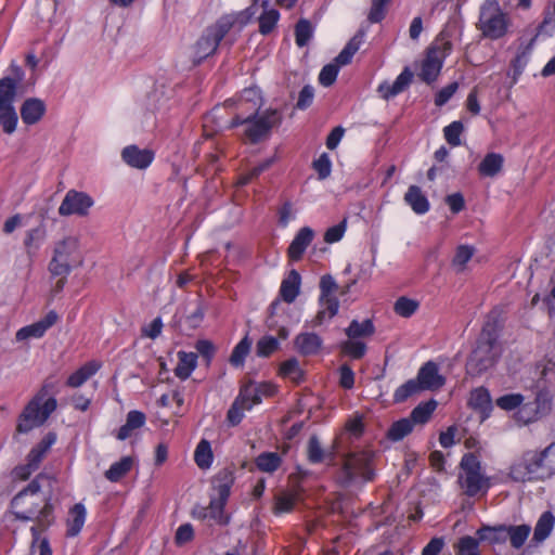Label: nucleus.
I'll return each mask as SVG.
<instances>
[{"label": "nucleus", "instance_id": "obj_32", "mask_svg": "<svg viewBox=\"0 0 555 555\" xmlns=\"http://www.w3.org/2000/svg\"><path fill=\"white\" fill-rule=\"evenodd\" d=\"M404 201L417 215H424L429 210V202L422 190L416 185H411L404 195Z\"/></svg>", "mask_w": 555, "mask_h": 555}, {"label": "nucleus", "instance_id": "obj_42", "mask_svg": "<svg viewBox=\"0 0 555 555\" xmlns=\"http://www.w3.org/2000/svg\"><path fill=\"white\" fill-rule=\"evenodd\" d=\"M279 374L296 384L300 383L304 376L298 360L294 358L281 363Z\"/></svg>", "mask_w": 555, "mask_h": 555}, {"label": "nucleus", "instance_id": "obj_15", "mask_svg": "<svg viewBox=\"0 0 555 555\" xmlns=\"http://www.w3.org/2000/svg\"><path fill=\"white\" fill-rule=\"evenodd\" d=\"M531 532V527L528 525L500 527L498 529L486 528L478 531L481 540L498 541L499 538L507 535L511 544L515 548H520L527 541Z\"/></svg>", "mask_w": 555, "mask_h": 555}, {"label": "nucleus", "instance_id": "obj_60", "mask_svg": "<svg viewBox=\"0 0 555 555\" xmlns=\"http://www.w3.org/2000/svg\"><path fill=\"white\" fill-rule=\"evenodd\" d=\"M339 68L340 67L338 65H336L334 62L325 65L321 69V72H320L319 82L323 87L332 86L335 82L336 78H337V75L339 73Z\"/></svg>", "mask_w": 555, "mask_h": 555}, {"label": "nucleus", "instance_id": "obj_9", "mask_svg": "<svg viewBox=\"0 0 555 555\" xmlns=\"http://www.w3.org/2000/svg\"><path fill=\"white\" fill-rule=\"evenodd\" d=\"M375 333V326L370 319L350 322L345 330L347 339L339 344V349L344 356L358 360L365 356L369 339Z\"/></svg>", "mask_w": 555, "mask_h": 555}, {"label": "nucleus", "instance_id": "obj_59", "mask_svg": "<svg viewBox=\"0 0 555 555\" xmlns=\"http://www.w3.org/2000/svg\"><path fill=\"white\" fill-rule=\"evenodd\" d=\"M242 400L243 397H237L228 411L227 420L232 426L240 424L244 417V412L248 411L245 405H242Z\"/></svg>", "mask_w": 555, "mask_h": 555}, {"label": "nucleus", "instance_id": "obj_13", "mask_svg": "<svg viewBox=\"0 0 555 555\" xmlns=\"http://www.w3.org/2000/svg\"><path fill=\"white\" fill-rule=\"evenodd\" d=\"M508 476L516 482L543 480L538 450H527L511 465Z\"/></svg>", "mask_w": 555, "mask_h": 555}, {"label": "nucleus", "instance_id": "obj_61", "mask_svg": "<svg viewBox=\"0 0 555 555\" xmlns=\"http://www.w3.org/2000/svg\"><path fill=\"white\" fill-rule=\"evenodd\" d=\"M338 291V284L332 275H323L320 280V296L337 298L336 293Z\"/></svg>", "mask_w": 555, "mask_h": 555}, {"label": "nucleus", "instance_id": "obj_7", "mask_svg": "<svg viewBox=\"0 0 555 555\" xmlns=\"http://www.w3.org/2000/svg\"><path fill=\"white\" fill-rule=\"evenodd\" d=\"M56 409V400L48 397V390L43 387L25 406L18 417L16 430L26 434L42 425L50 414Z\"/></svg>", "mask_w": 555, "mask_h": 555}, {"label": "nucleus", "instance_id": "obj_58", "mask_svg": "<svg viewBox=\"0 0 555 555\" xmlns=\"http://www.w3.org/2000/svg\"><path fill=\"white\" fill-rule=\"evenodd\" d=\"M524 402V396L520 393H508L496 399V405L504 411L519 409Z\"/></svg>", "mask_w": 555, "mask_h": 555}, {"label": "nucleus", "instance_id": "obj_53", "mask_svg": "<svg viewBox=\"0 0 555 555\" xmlns=\"http://www.w3.org/2000/svg\"><path fill=\"white\" fill-rule=\"evenodd\" d=\"M464 131V126L461 121H453L443 129V135L446 141L452 146H460L461 134Z\"/></svg>", "mask_w": 555, "mask_h": 555}, {"label": "nucleus", "instance_id": "obj_27", "mask_svg": "<svg viewBox=\"0 0 555 555\" xmlns=\"http://www.w3.org/2000/svg\"><path fill=\"white\" fill-rule=\"evenodd\" d=\"M476 254V248L473 245L460 244L455 247L453 257L451 259L452 270L460 274L468 270V264Z\"/></svg>", "mask_w": 555, "mask_h": 555}, {"label": "nucleus", "instance_id": "obj_12", "mask_svg": "<svg viewBox=\"0 0 555 555\" xmlns=\"http://www.w3.org/2000/svg\"><path fill=\"white\" fill-rule=\"evenodd\" d=\"M452 51V43L448 40L437 39L428 48L425 59L421 66V78L426 82H433L437 79L447 56Z\"/></svg>", "mask_w": 555, "mask_h": 555}, {"label": "nucleus", "instance_id": "obj_1", "mask_svg": "<svg viewBox=\"0 0 555 555\" xmlns=\"http://www.w3.org/2000/svg\"><path fill=\"white\" fill-rule=\"evenodd\" d=\"M233 105L238 113L233 118L232 126L245 125L244 135L255 143L266 138L270 130L280 124L281 115L278 111H267L262 115L251 118L261 106V95L257 88H246L236 99L225 102Z\"/></svg>", "mask_w": 555, "mask_h": 555}, {"label": "nucleus", "instance_id": "obj_50", "mask_svg": "<svg viewBox=\"0 0 555 555\" xmlns=\"http://www.w3.org/2000/svg\"><path fill=\"white\" fill-rule=\"evenodd\" d=\"M515 418L518 423L527 425L538 420L542 418L540 413H538L533 403H521L517 412L515 413Z\"/></svg>", "mask_w": 555, "mask_h": 555}, {"label": "nucleus", "instance_id": "obj_24", "mask_svg": "<svg viewBox=\"0 0 555 555\" xmlns=\"http://www.w3.org/2000/svg\"><path fill=\"white\" fill-rule=\"evenodd\" d=\"M323 346V339L315 333L302 332L294 339L295 349L302 356L318 354Z\"/></svg>", "mask_w": 555, "mask_h": 555}, {"label": "nucleus", "instance_id": "obj_63", "mask_svg": "<svg viewBox=\"0 0 555 555\" xmlns=\"http://www.w3.org/2000/svg\"><path fill=\"white\" fill-rule=\"evenodd\" d=\"M46 232L42 228L38 227L27 231L24 240V244L27 248L38 249L44 240Z\"/></svg>", "mask_w": 555, "mask_h": 555}, {"label": "nucleus", "instance_id": "obj_30", "mask_svg": "<svg viewBox=\"0 0 555 555\" xmlns=\"http://www.w3.org/2000/svg\"><path fill=\"white\" fill-rule=\"evenodd\" d=\"M101 369V362L92 360L80 366L77 371L72 373L67 378V386L77 388L87 382Z\"/></svg>", "mask_w": 555, "mask_h": 555}, {"label": "nucleus", "instance_id": "obj_23", "mask_svg": "<svg viewBox=\"0 0 555 555\" xmlns=\"http://www.w3.org/2000/svg\"><path fill=\"white\" fill-rule=\"evenodd\" d=\"M314 238V231L309 227L301 228L291 242L287 256L292 261H298L301 259L307 247L311 244Z\"/></svg>", "mask_w": 555, "mask_h": 555}, {"label": "nucleus", "instance_id": "obj_10", "mask_svg": "<svg viewBox=\"0 0 555 555\" xmlns=\"http://www.w3.org/2000/svg\"><path fill=\"white\" fill-rule=\"evenodd\" d=\"M15 79L4 77L0 80V125L8 134L16 130L18 117L13 102L17 81L22 78V70L18 66H12Z\"/></svg>", "mask_w": 555, "mask_h": 555}, {"label": "nucleus", "instance_id": "obj_18", "mask_svg": "<svg viewBox=\"0 0 555 555\" xmlns=\"http://www.w3.org/2000/svg\"><path fill=\"white\" fill-rule=\"evenodd\" d=\"M57 319L56 312L49 311L41 320L20 328L15 334V339L17 341H26L41 338L46 332L56 323Z\"/></svg>", "mask_w": 555, "mask_h": 555}, {"label": "nucleus", "instance_id": "obj_16", "mask_svg": "<svg viewBox=\"0 0 555 555\" xmlns=\"http://www.w3.org/2000/svg\"><path fill=\"white\" fill-rule=\"evenodd\" d=\"M343 450V436H336L330 450L325 451L317 437H311L307 446V456L310 463L336 465V454Z\"/></svg>", "mask_w": 555, "mask_h": 555}, {"label": "nucleus", "instance_id": "obj_43", "mask_svg": "<svg viewBox=\"0 0 555 555\" xmlns=\"http://www.w3.org/2000/svg\"><path fill=\"white\" fill-rule=\"evenodd\" d=\"M282 463L281 456L275 452H264L257 456L256 466L264 473H274Z\"/></svg>", "mask_w": 555, "mask_h": 555}, {"label": "nucleus", "instance_id": "obj_38", "mask_svg": "<svg viewBox=\"0 0 555 555\" xmlns=\"http://www.w3.org/2000/svg\"><path fill=\"white\" fill-rule=\"evenodd\" d=\"M554 525L555 516L548 511L544 512L535 524L533 540L535 542L544 541L553 531Z\"/></svg>", "mask_w": 555, "mask_h": 555}, {"label": "nucleus", "instance_id": "obj_20", "mask_svg": "<svg viewBox=\"0 0 555 555\" xmlns=\"http://www.w3.org/2000/svg\"><path fill=\"white\" fill-rule=\"evenodd\" d=\"M122 160L135 169H146L154 160V153L149 149L128 145L121 151Z\"/></svg>", "mask_w": 555, "mask_h": 555}, {"label": "nucleus", "instance_id": "obj_41", "mask_svg": "<svg viewBox=\"0 0 555 555\" xmlns=\"http://www.w3.org/2000/svg\"><path fill=\"white\" fill-rule=\"evenodd\" d=\"M362 35H356L354 37H352L348 41L346 47L341 50V52L335 57L334 63L339 67L349 64L353 55L360 49V46L362 43Z\"/></svg>", "mask_w": 555, "mask_h": 555}, {"label": "nucleus", "instance_id": "obj_34", "mask_svg": "<svg viewBox=\"0 0 555 555\" xmlns=\"http://www.w3.org/2000/svg\"><path fill=\"white\" fill-rule=\"evenodd\" d=\"M469 405L482 414V420L489 416L492 410V402L489 391L486 388H476L472 391Z\"/></svg>", "mask_w": 555, "mask_h": 555}, {"label": "nucleus", "instance_id": "obj_39", "mask_svg": "<svg viewBox=\"0 0 555 555\" xmlns=\"http://www.w3.org/2000/svg\"><path fill=\"white\" fill-rule=\"evenodd\" d=\"M268 2L262 1L263 11L258 17L259 21V31L262 35L270 34L276 26L280 20V13L278 10L272 8H267Z\"/></svg>", "mask_w": 555, "mask_h": 555}, {"label": "nucleus", "instance_id": "obj_52", "mask_svg": "<svg viewBox=\"0 0 555 555\" xmlns=\"http://www.w3.org/2000/svg\"><path fill=\"white\" fill-rule=\"evenodd\" d=\"M298 500L299 494L297 492H283L275 499V511L279 513L291 512Z\"/></svg>", "mask_w": 555, "mask_h": 555}, {"label": "nucleus", "instance_id": "obj_6", "mask_svg": "<svg viewBox=\"0 0 555 555\" xmlns=\"http://www.w3.org/2000/svg\"><path fill=\"white\" fill-rule=\"evenodd\" d=\"M501 354L502 346L496 335L485 328L467 361V372L472 375L482 374L494 366Z\"/></svg>", "mask_w": 555, "mask_h": 555}, {"label": "nucleus", "instance_id": "obj_28", "mask_svg": "<svg viewBox=\"0 0 555 555\" xmlns=\"http://www.w3.org/2000/svg\"><path fill=\"white\" fill-rule=\"evenodd\" d=\"M178 363L175 367V375L181 380L188 379L197 366V354L195 352L179 351Z\"/></svg>", "mask_w": 555, "mask_h": 555}, {"label": "nucleus", "instance_id": "obj_49", "mask_svg": "<svg viewBox=\"0 0 555 555\" xmlns=\"http://www.w3.org/2000/svg\"><path fill=\"white\" fill-rule=\"evenodd\" d=\"M251 348V340L246 335L233 349L230 363L234 366L243 365L246 357L248 356Z\"/></svg>", "mask_w": 555, "mask_h": 555}, {"label": "nucleus", "instance_id": "obj_54", "mask_svg": "<svg viewBox=\"0 0 555 555\" xmlns=\"http://www.w3.org/2000/svg\"><path fill=\"white\" fill-rule=\"evenodd\" d=\"M280 343L273 336H263L256 345V353L259 357H269L279 349Z\"/></svg>", "mask_w": 555, "mask_h": 555}, {"label": "nucleus", "instance_id": "obj_47", "mask_svg": "<svg viewBox=\"0 0 555 555\" xmlns=\"http://www.w3.org/2000/svg\"><path fill=\"white\" fill-rule=\"evenodd\" d=\"M363 429L364 426L360 416L350 418L346 423L344 430L338 435L343 436V446L345 442H351L352 439L359 438L362 435Z\"/></svg>", "mask_w": 555, "mask_h": 555}, {"label": "nucleus", "instance_id": "obj_57", "mask_svg": "<svg viewBox=\"0 0 555 555\" xmlns=\"http://www.w3.org/2000/svg\"><path fill=\"white\" fill-rule=\"evenodd\" d=\"M421 388L416 379H410L403 385H401L398 389H396L393 393V399L396 402H402L406 400L410 396L417 392Z\"/></svg>", "mask_w": 555, "mask_h": 555}, {"label": "nucleus", "instance_id": "obj_46", "mask_svg": "<svg viewBox=\"0 0 555 555\" xmlns=\"http://www.w3.org/2000/svg\"><path fill=\"white\" fill-rule=\"evenodd\" d=\"M437 408V401L429 400L427 402L418 404L411 413V421L414 424H425L435 412Z\"/></svg>", "mask_w": 555, "mask_h": 555}, {"label": "nucleus", "instance_id": "obj_31", "mask_svg": "<svg viewBox=\"0 0 555 555\" xmlns=\"http://www.w3.org/2000/svg\"><path fill=\"white\" fill-rule=\"evenodd\" d=\"M146 422L144 413L133 410L127 414L126 423L116 434L118 440H126L132 436L135 429L141 428Z\"/></svg>", "mask_w": 555, "mask_h": 555}, {"label": "nucleus", "instance_id": "obj_8", "mask_svg": "<svg viewBox=\"0 0 555 555\" xmlns=\"http://www.w3.org/2000/svg\"><path fill=\"white\" fill-rule=\"evenodd\" d=\"M460 467L459 482L466 495H483L488 492L491 487L490 477L482 470L481 462L476 454H465Z\"/></svg>", "mask_w": 555, "mask_h": 555}, {"label": "nucleus", "instance_id": "obj_45", "mask_svg": "<svg viewBox=\"0 0 555 555\" xmlns=\"http://www.w3.org/2000/svg\"><path fill=\"white\" fill-rule=\"evenodd\" d=\"M532 403L542 417L548 415L553 409L552 391L547 388L540 389L535 395L534 402Z\"/></svg>", "mask_w": 555, "mask_h": 555}, {"label": "nucleus", "instance_id": "obj_17", "mask_svg": "<svg viewBox=\"0 0 555 555\" xmlns=\"http://www.w3.org/2000/svg\"><path fill=\"white\" fill-rule=\"evenodd\" d=\"M56 435L54 433L47 434L42 440L31 449L27 457V464L15 469V474L21 479H27L39 466L44 454L55 443Z\"/></svg>", "mask_w": 555, "mask_h": 555}, {"label": "nucleus", "instance_id": "obj_55", "mask_svg": "<svg viewBox=\"0 0 555 555\" xmlns=\"http://www.w3.org/2000/svg\"><path fill=\"white\" fill-rule=\"evenodd\" d=\"M478 540L473 537H463L455 546L456 555H479Z\"/></svg>", "mask_w": 555, "mask_h": 555}, {"label": "nucleus", "instance_id": "obj_22", "mask_svg": "<svg viewBox=\"0 0 555 555\" xmlns=\"http://www.w3.org/2000/svg\"><path fill=\"white\" fill-rule=\"evenodd\" d=\"M413 74L409 68H404L393 82H382L377 92L384 100H389L403 92L412 81Z\"/></svg>", "mask_w": 555, "mask_h": 555}, {"label": "nucleus", "instance_id": "obj_62", "mask_svg": "<svg viewBox=\"0 0 555 555\" xmlns=\"http://www.w3.org/2000/svg\"><path fill=\"white\" fill-rule=\"evenodd\" d=\"M371 10L369 13V20L372 23H378L384 20L387 11V5L390 0H371Z\"/></svg>", "mask_w": 555, "mask_h": 555}, {"label": "nucleus", "instance_id": "obj_56", "mask_svg": "<svg viewBox=\"0 0 555 555\" xmlns=\"http://www.w3.org/2000/svg\"><path fill=\"white\" fill-rule=\"evenodd\" d=\"M237 397H243L242 405H245L247 410H250L254 405L260 403V398H258L256 393L255 383L244 385Z\"/></svg>", "mask_w": 555, "mask_h": 555}, {"label": "nucleus", "instance_id": "obj_40", "mask_svg": "<svg viewBox=\"0 0 555 555\" xmlns=\"http://www.w3.org/2000/svg\"><path fill=\"white\" fill-rule=\"evenodd\" d=\"M194 461L201 469H208L214 461L209 441L202 439L194 451Z\"/></svg>", "mask_w": 555, "mask_h": 555}, {"label": "nucleus", "instance_id": "obj_19", "mask_svg": "<svg viewBox=\"0 0 555 555\" xmlns=\"http://www.w3.org/2000/svg\"><path fill=\"white\" fill-rule=\"evenodd\" d=\"M230 495V488L227 485L218 487V496L210 500L209 505L204 509V518H209L219 525H225L229 517L224 513V506Z\"/></svg>", "mask_w": 555, "mask_h": 555}, {"label": "nucleus", "instance_id": "obj_11", "mask_svg": "<svg viewBox=\"0 0 555 555\" xmlns=\"http://www.w3.org/2000/svg\"><path fill=\"white\" fill-rule=\"evenodd\" d=\"M374 456L375 453L371 450L346 454L343 460V473L346 479L372 480L374 477Z\"/></svg>", "mask_w": 555, "mask_h": 555}, {"label": "nucleus", "instance_id": "obj_37", "mask_svg": "<svg viewBox=\"0 0 555 555\" xmlns=\"http://www.w3.org/2000/svg\"><path fill=\"white\" fill-rule=\"evenodd\" d=\"M134 464V457L124 456L118 462L113 463L109 468L105 472V477L112 482L119 481L126 476Z\"/></svg>", "mask_w": 555, "mask_h": 555}, {"label": "nucleus", "instance_id": "obj_26", "mask_svg": "<svg viewBox=\"0 0 555 555\" xmlns=\"http://www.w3.org/2000/svg\"><path fill=\"white\" fill-rule=\"evenodd\" d=\"M339 310L338 298L319 297V310L311 321L313 327L328 323Z\"/></svg>", "mask_w": 555, "mask_h": 555}, {"label": "nucleus", "instance_id": "obj_64", "mask_svg": "<svg viewBox=\"0 0 555 555\" xmlns=\"http://www.w3.org/2000/svg\"><path fill=\"white\" fill-rule=\"evenodd\" d=\"M313 168L318 172L319 179L323 180L331 175L332 163L327 154L323 153L313 162Z\"/></svg>", "mask_w": 555, "mask_h": 555}, {"label": "nucleus", "instance_id": "obj_3", "mask_svg": "<svg viewBox=\"0 0 555 555\" xmlns=\"http://www.w3.org/2000/svg\"><path fill=\"white\" fill-rule=\"evenodd\" d=\"M83 261L85 256L77 236H65L54 243L52 257L48 264L50 274L59 278L52 287L53 294L63 291L68 274L73 269L81 267Z\"/></svg>", "mask_w": 555, "mask_h": 555}, {"label": "nucleus", "instance_id": "obj_2", "mask_svg": "<svg viewBox=\"0 0 555 555\" xmlns=\"http://www.w3.org/2000/svg\"><path fill=\"white\" fill-rule=\"evenodd\" d=\"M258 0H255L245 11L229 14L220 17L214 25L207 27L202 36L192 47L193 61L199 63L204 59L214 54L217 50L221 39L235 26L241 30L242 27L256 14V4Z\"/></svg>", "mask_w": 555, "mask_h": 555}, {"label": "nucleus", "instance_id": "obj_33", "mask_svg": "<svg viewBox=\"0 0 555 555\" xmlns=\"http://www.w3.org/2000/svg\"><path fill=\"white\" fill-rule=\"evenodd\" d=\"M299 289L300 275L296 270H292L281 284L280 295L284 301L291 304L297 298Z\"/></svg>", "mask_w": 555, "mask_h": 555}, {"label": "nucleus", "instance_id": "obj_44", "mask_svg": "<svg viewBox=\"0 0 555 555\" xmlns=\"http://www.w3.org/2000/svg\"><path fill=\"white\" fill-rule=\"evenodd\" d=\"M420 308V301L406 296L399 297L393 305V311L401 318L412 317Z\"/></svg>", "mask_w": 555, "mask_h": 555}, {"label": "nucleus", "instance_id": "obj_51", "mask_svg": "<svg viewBox=\"0 0 555 555\" xmlns=\"http://www.w3.org/2000/svg\"><path fill=\"white\" fill-rule=\"evenodd\" d=\"M313 36V27L307 20H300L295 27V41L300 48L308 44Z\"/></svg>", "mask_w": 555, "mask_h": 555}, {"label": "nucleus", "instance_id": "obj_36", "mask_svg": "<svg viewBox=\"0 0 555 555\" xmlns=\"http://www.w3.org/2000/svg\"><path fill=\"white\" fill-rule=\"evenodd\" d=\"M504 158L499 153H489L480 162L478 172L482 177H494L503 168Z\"/></svg>", "mask_w": 555, "mask_h": 555}, {"label": "nucleus", "instance_id": "obj_35", "mask_svg": "<svg viewBox=\"0 0 555 555\" xmlns=\"http://www.w3.org/2000/svg\"><path fill=\"white\" fill-rule=\"evenodd\" d=\"M538 457L543 480L553 477L555 475V442L538 451Z\"/></svg>", "mask_w": 555, "mask_h": 555}, {"label": "nucleus", "instance_id": "obj_48", "mask_svg": "<svg viewBox=\"0 0 555 555\" xmlns=\"http://www.w3.org/2000/svg\"><path fill=\"white\" fill-rule=\"evenodd\" d=\"M413 429V423L410 418H401L395 422L387 431L388 439L399 441L409 435Z\"/></svg>", "mask_w": 555, "mask_h": 555}, {"label": "nucleus", "instance_id": "obj_5", "mask_svg": "<svg viewBox=\"0 0 555 555\" xmlns=\"http://www.w3.org/2000/svg\"><path fill=\"white\" fill-rule=\"evenodd\" d=\"M513 20L498 0H485L480 5L476 28L490 40H500L512 33Z\"/></svg>", "mask_w": 555, "mask_h": 555}, {"label": "nucleus", "instance_id": "obj_4", "mask_svg": "<svg viewBox=\"0 0 555 555\" xmlns=\"http://www.w3.org/2000/svg\"><path fill=\"white\" fill-rule=\"evenodd\" d=\"M11 507L12 513L18 519H37L43 527L52 521V505L40 492V486L36 480H33L26 489L14 496Z\"/></svg>", "mask_w": 555, "mask_h": 555}, {"label": "nucleus", "instance_id": "obj_29", "mask_svg": "<svg viewBox=\"0 0 555 555\" xmlns=\"http://www.w3.org/2000/svg\"><path fill=\"white\" fill-rule=\"evenodd\" d=\"M86 517L87 511L82 503H77L69 509L66 520V533L68 537H76L81 531L86 522Z\"/></svg>", "mask_w": 555, "mask_h": 555}, {"label": "nucleus", "instance_id": "obj_25", "mask_svg": "<svg viewBox=\"0 0 555 555\" xmlns=\"http://www.w3.org/2000/svg\"><path fill=\"white\" fill-rule=\"evenodd\" d=\"M46 104L37 98H29L21 106V118L27 126L39 122L46 114Z\"/></svg>", "mask_w": 555, "mask_h": 555}, {"label": "nucleus", "instance_id": "obj_21", "mask_svg": "<svg viewBox=\"0 0 555 555\" xmlns=\"http://www.w3.org/2000/svg\"><path fill=\"white\" fill-rule=\"evenodd\" d=\"M418 385L422 389L435 390L444 385V377L439 374L438 366L435 362H426L418 371L417 378Z\"/></svg>", "mask_w": 555, "mask_h": 555}, {"label": "nucleus", "instance_id": "obj_14", "mask_svg": "<svg viewBox=\"0 0 555 555\" xmlns=\"http://www.w3.org/2000/svg\"><path fill=\"white\" fill-rule=\"evenodd\" d=\"M94 206V199L86 192L69 190L66 192L62 203L59 206V215L62 217H87Z\"/></svg>", "mask_w": 555, "mask_h": 555}]
</instances>
